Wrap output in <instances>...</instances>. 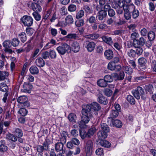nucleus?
Returning a JSON list of instances; mask_svg holds the SVG:
<instances>
[{
	"instance_id": "1",
	"label": "nucleus",
	"mask_w": 156,
	"mask_h": 156,
	"mask_svg": "<svg viewBox=\"0 0 156 156\" xmlns=\"http://www.w3.org/2000/svg\"><path fill=\"white\" fill-rule=\"evenodd\" d=\"M56 50L58 53L61 55H64L66 53H68L71 51L70 46L65 43H62L58 47Z\"/></svg>"
},
{
	"instance_id": "2",
	"label": "nucleus",
	"mask_w": 156,
	"mask_h": 156,
	"mask_svg": "<svg viewBox=\"0 0 156 156\" xmlns=\"http://www.w3.org/2000/svg\"><path fill=\"white\" fill-rule=\"evenodd\" d=\"M84 108L86 109L87 111L92 114L93 111H97L101 109V107L97 102H94L91 104L87 105Z\"/></svg>"
},
{
	"instance_id": "3",
	"label": "nucleus",
	"mask_w": 156,
	"mask_h": 156,
	"mask_svg": "<svg viewBox=\"0 0 156 156\" xmlns=\"http://www.w3.org/2000/svg\"><path fill=\"white\" fill-rule=\"evenodd\" d=\"M82 113L83 115L81 117L82 119L85 123H87L92 117V114L84 108H83Z\"/></svg>"
},
{
	"instance_id": "4",
	"label": "nucleus",
	"mask_w": 156,
	"mask_h": 156,
	"mask_svg": "<svg viewBox=\"0 0 156 156\" xmlns=\"http://www.w3.org/2000/svg\"><path fill=\"white\" fill-rule=\"evenodd\" d=\"M132 93L135 98L137 99H140V96L143 99H145L142 96L144 94V89L141 87H137L136 89L133 90Z\"/></svg>"
},
{
	"instance_id": "5",
	"label": "nucleus",
	"mask_w": 156,
	"mask_h": 156,
	"mask_svg": "<svg viewBox=\"0 0 156 156\" xmlns=\"http://www.w3.org/2000/svg\"><path fill=\"white\" fill-rule=\"evenodd\" d=\"M21 20L25 26L30 27L33 24V20L31 16H23L21 18Z\"/></svg>"
},
{
	"instance_id": "6",
	"label": "nucleus",
	"mask_w": 156,
	"mask_h": 156,
	"mask_svg": "<svg viewBox=\"0 0 156 156\" xmlns=\"http://www.w3.org/2000/svg\"><path fill=\"white\" fill-rule=\"evenodd\" d=\"M17 101L23 106L28 107L30 106V103L27 101V98L24 95L19 97L17 99Z\"/></svg>"
},
{
	"instance_id": "7",
	"label": "nucleus",
	"mask_w": 156,
	"mask_h": 156,
	"mask_svg": "<svg viewBox=\"0 0 156 156\" xmlns=\"http://www.w3.org/2000/svg\"><path fill=\"white\" fill-rule=\"evenodd\" d=\"M93 143L92 140H88L86 143L85 149L87 155L90 156L92 152Z\"/></svg>"
},
{
	"instance_id": "8",
	"label": "nucleus",
	"mask_w": 156,
	"mask_h": 156,
	"mask_svg": "<svg viewBox=\"0 0 156 156\" xmlns=\"http://www.w3.org/2000/svg\"><path fill=\"white\" fill-rule=\"evenodd\" d=\"M146 41L144 38L141 37L138 39L133 41V45L134 47L142 46L145 44Z\"/></svg>"
},
{
	"instance_id": "9",
	"label": "nucleus",
	"mask_w": 156,
	"mask_h": 156,
	"mask_svg": "<svg viewBox=\"0 0 156 156\" xmlns=\"http://www.w3.org/2000/svg\"><path fill=\"white\" fill-rule=\"evenodd\" d=\"M108 69L112 71L115 70V71H119L121 69V67L119 65H116L112 62H110L108 65Z\"/></svg>"
},
{
	"instance_id": "10",
	"label": "nucleus",
	"mask_w": 156,
	"mask_h": 156,
	"mask_svg": "<svg viewBox=\"0 0 156 156\" xmlns=\"http://www.w3.org/2000/svg\"><path fill=\"white\" fill-rule=\"evenodd\" d=\"M28 6L31 8L35 12H40L41 10V8L38 4L36 3H32L30 5L27 4Z\"/></svg>"
},
{
	"instance_id": "11",
	"label": "nucleus",
	"mask_w": 156,
	"mask_h": 156,
	"mask_svg": "<svg viewBox=\"0 0 156 156\" xmlns=\"http://www.w3.org/2000/svg\"><path fill=\"white\" fill-rule=\"evenodd\" d=\"M122 7L123 8L124 12H131L135 8V6L133 4H127L122 3Z\"/></svg>"
},
{
	"instance_id": "12",
	"label": "nucleus",
	"mask_w": 156,
	"mask_h": 156,
	"mask_svg": "<svg viewBox=\"0 0 156 156\" xmlns=\"http://www.w3.org/2000/svg\"><path fill=\"white\" fill-rule=\"evenodd\" d=\"M32 88V86L31 84L25 83L23 86V88L21 90V91L23 92L30 93H31V89Z\"/></svg>"
},
{
	"instance_id": "13",
	"label": "nucleus",
	"mask_w": 156,
	"mask_h": 156,
	"mask_svg": "<svg viewBox=\"0 0 156 156\" xmlns=\"http://www.w3.org/2000/svg\"><path fill=\"white\" fill-rule=\"evenodd\" d=\"M64 144L61 142H58L55 145V150L57 152L63 151V153L64 154L65 151L63 150Z\"/></svg>"
},
{
	"instance_id": "14",
	"label": "nucleus",
	"mask_w": 156,
	"mask_h": 156,
	"mask_svg": "<svg viewBox=\"0 0 156 156\" xmlns=\"http://www.w3.org/2000/svg\"><path fill=\"white\" fill-rule=\"evenodd\" d=\"M86 48L87 51L89 52L93 51L95 48L96 44L94 42H87L86 44Z\"/></svg>"
},
{
	"instance_id": "15",
	"label": "nucleus",
	"mask_w": 156,
	"mask_h": 156,
	"mask_svg": "<svg viewBox=\"0 0 156 156\" xmlns=\"http://www.w3.org/2000/svg\"><path fill=\"white\" fill-rule=\"evenodd\" d=\"M98 97V101L100 103L105 105L108 103V101L107 98L102 94H99Z\"/></svg>"
},
{
	"instance_id": "16",
	"label": "nucleus",
	"mask_w": 156,
	"mask_h": 156,
	"mask_svg": "<svg viewBox=\"0 0 156 156\" xmlns=\"http://www.w3.org/2000/svg\"><path fill=\"white\" fill-rule=\"evenodd\" d=\"M104 55L107 59L111 60L113 57V53L112 50L108 49L105 51Z\"/></svg>"
},
{
	"instance_id": "17",
	"label": "nucleus",
	"mask_w": 156,
	"mask_h": 156,
	"mask_svg": "<svg viewBox=\"0 0 156 156\" xmlns=\"http://www.w3.org/2000/svg\"><path fill=\"white\" fill-rule=\"evenodd\" d=\"M107 15V12L103 11V10L100 11L98 13L97 17L98 19L100 21L103 20Z\"/></svg>"
},
{
	"instance_id": "18",
	"label": "nucleus",
	"mask_w": 156,
	"mask_h": 156,
	"mask_svg": "<svg viewBox=\"0 0 156 156\" xmlns=\"http://www.w3.org/2000/svg\"><path fill=\"white\" fill-rule=\"evenodd\" d=\"M71 47L73 51L74 52H77L80 50V45L77 41H74L72 44Z\"/></svg>"
},
{
	"instance_id": "19",
	"label": "nucleus",
	"mask_w": 156,
	"mask_h": 156,
	"mask_svg": "<svg viewBox=\"0 0 156 156\" xmlns=\"http://www.w3.org/2000/svg\"><path fill=\"white\" fill-rule=\"evenodd\" d=\"M36 65L39 67H41L45 65V62L41 57L37 58L35 60Z\"/></svg>"
},
{
	"instance_id": "20",
	"label": "nucleus",
	"mask_w": 156,
	"mask_h": 156,
	"mask_svg": "<svg viewBox=\"0 0 156 156\" xmlns=\"http://www.w3.org/2000/svg\"><path fill=\"white\" fill-rule=\"evenodd\" d=\"M105 131H100L98 133V136L100 140L106 138L108 136V133Z\"/></svg>"
},
{
	"instance_id": "21",
	"label": "nucleus",
	"mask_w": 156,
	"mask_h": 156,
	"mask_svg": "<svg viewBox=\"0 0 156 156\" xmlns=\"http://www.w3.org/2000/svg\"><path fill=\"white\" fill-rule=\"evenodd\" d=\"M139 65L140 67L143 68L142 69H144L145 68V65L147 62V60L144 57H141L139 58L138 60Z\"/></svg>"
},
{
	"instance_id": "22",
	"label": "nucleus",
	"mask_w": 156,
	"mask_h": 156,
	"mask_svg": "<svg viewBox=\"0 0 156 156\" xmlns=\"http://www.w3.org/2000/svg\"><path fill=\"white\" fill-rule=\"evenodd\" d=\"M1 144L0 145V151L1 152L6 151L8 149L7 147L5 145V140H2L0 141Z\"/></svg>"
},
{
	"instance_id": "23",
	"label": "nucleus",
	"mask_w": 156,
	"mask_h": 156,
	"mask_svg": "<svg viewBox=\"0 0 156 156\" xmlns=\"http://www.w3.org/2000/svg\"><path fill=\"white\" fill-rule=\"evenodd\" d=\"M97 84L98 86L102 87H106L108 85L107 83L104 79H100L98 80L97 82Z\"/></svg>"
},
{
	"instance_id": "24",
	"label": "nucleus",
	"mask_w": 156,
	"mask_h": 156,
	"mask_svg": "<svg viewBox=\"0 0 156 156\" xmlns=\"http://www.w3.org/2000/svg\"><path fill=\"white\" fill-rule=\"evenodd\" d=\"M99 36V35L98 34H92L86 35L85 37L88 39L93 40L97 39Z\"/></svg>"
},
{
	"instance_id": "25",
	"label": "nucleus",
	"mask_w": 156,
	"mask_h": 156,
	"mask_svg": "<svg viewBox=\"0 0 156 156\" xmlns=\"http://www.w3.org/2000/svg\"><path fill=\"white\" fill-rule=\"evenodd\" d=\"M112 122L113 125L117 127L120 128L122 126V123L120 120L118 119L112 120Z\"/></svg>"
},
{
	"instance_id": "26",
	"label": "nucleus",
	"mask_w": 156,
	"mask_h": 156,
	"mask_svg": "<svg viewBox=\"0 0 156 156\" xmlns=\"http://www.w3.org/2000/svg\"><path fill=\"white\" fill-rule=\"evenodd\" d=\"M102 38L104 41L108 44L111 45L112 44V41L111 37L103 36H102Z\"/></svg>"
},
{
	"instance_id": "27",
	"label": "nucleus",
	"mask_w": 156,
	"mask_h": 156,
	"mask_svg": "<svg viewBox=\"0 0 156 156\" xmlns=\"http://www.w3.org/2000/svg\"><path fill=\"white\" fill-rule=\"evenodd\" d=\"M100 145L102 147L108 148L110 147L111 144L106 140H101L100 142Z\"/></svg>"
},
{
	"instance_id": "28",
	"label": "nucleus",
	"mask_w": 156,
	"mask_h": 156,
	"mask_svg": "<svg viewBox=\"0 0 156 156\" xmlns=\"http://www.w3.org/2000/svg\"><path fill=\"white\" fill-rule=\"evenodd\" d=\"M30 71L32 74H37L39 72L38 68L36 66H31L30 69Z\"/></svg>"
},
{
	"instance_id": "29",
	"label": "nucleus",
	"mask_w": 156,
	"mask_h": 156,
	"mask_svg": "<svg viewBox=\"0 0 156 156\" xmlns=\"http://www.w3.org/2000/svg\"><path fill=\"white\" fill-rule=\"evenodd\" d=\"M6 138L8 140H11L13 142H16L17 140L16 137L13 134L11 133L7 134Z\"/></svg>"
},
{
	"instance_id": "30",
	"label": "nucleus",
	"mask_w": 156,
	"mask_h": 156,
	"mask_svg": "<svg viewBox=\"0 0 156 156\" xmlns=\"http://www.w3.org/2000/svg\"><path fill=\"white\" fill-rule=\"evenodd\" d=\"M52 11V9H49L47 11L46 13L43 17L42 20L41 21V23L43 21H44V22H45L46 20L48 19L49 16L50 15Z\"/></svg>"
},
{
	"instance_id": "31",
	"label": "nucleus",
	"mask_w": 156,
	"mask_h": 156,
	"mask_svg": "<svg viewBox=\"0 0 156 156\" xmlns=\"http://www.w3.org/2000/svg\"><path fill=\"white\" fill-rule=\"evenodd\" d=\"M101 128L102 131H104L107 132H109L110 129L108 125L105 123H103L101 124Z\"/></svg>"
},
{
	"instance_id": "32",
	"label": "nucleus",
	"mask_w": 156,
	"mask_h": 156,
	"mask_svg": "<svg viewBox=\"0 0 156 156\" xmlns=\"http://www.w3.org/2000/svg\"><path fill=\"white\" fill-rule=\"evenodd\" d=\"M9 75L7 72L1 71L0 73V81L4 80Z\"/></svg>"
},
{
	"instance_id": "33",
	"label": "nucleus",
	"mask_w": 156,
	"mask_h": 156,
	"mask_svg": "<svg viewBox=\"0 0 156 156\" xmlns=\"http://www.w3.org/2000/svg\"><path fill=\"white\" fill-rule=\"evenodd\" d=\"M118 112L115 110H112L110 113V117L112 119L115 118L118 116Z\"/></svg>"
},
{
	"instance_id": "34",
	"label": "nucleus",
	"mask_w": 156,
	"mask_h": 156,
	"mask_svg": "<svg viewBox=\"0 0 156 156\" xmlns=\"http://www.w3.org/2000/svg\"><path fill=\"white\" fill-rule=\"evenodd\" d=\"M18 36L19 37L21 41L24 43L27 40V37L26 34L25 32H22Z\"/></svg>"
},
{
	"instance_id": "35",
	"label": "nucleus",
	"mask_w": 156,
	"mask_h": 156,
	"mask_svg": "<svg viewBox=\"0 0 156 156\" xmlns=\"http://www.w3.org/2000/svg\"><path fill=\"white\" fill-rule=\"evenodd\" d=\"M84 20L83 19L77 20L75 22V24L76 27H80L83 26L84 24Z\"/></svg>"
},
{
	"instance_id": "36",
	"label": "nucleus",
	"mask_w": 156,
	"mask_h": 156,
	"mask_svg": "<svg viewBox=\"0 0 156 156\" xmlns=\"http://www.w3.org/2000/svg\"><path fill=\"white\" fill-rule=\"evenodd\" d=\"M8 87L6 84L4 83H0V90L4 92H6L8 90Z\"/></svg>"
},
{
	"instance_id": "37",
	"label": "nucleus",
	"mask_w": 156,
	"mask_h": 156,
	"mask_svg": "<svg viewBox=\"0 0 156 156\" xmlns=\"http://www.w3.org/2000/svg\"><path fill=\"white\" fill-rule=\"evenodd\" d=\"M49 57L52 59H55L57 57V53L54 50H50L49 51Z\"/></svg>"
},
{
	"instance_id": "38",
	"label": "nucleus",
	"mask_w": 156,
	"mask_h": 156,
	"mask_svg": "<svg viewBox=\"0 0 156 156\" xmlns=\"http://www.w3.org/2000/svg\"><path fill=\"white\" fill-rule=\"evenodd\" d=\"M68 118L70 121L75 122L76 121V115L74 113H71L69 115Z\"/></svg>"
},
{
	"instance_id": "39",
	"label": "nucleus",
	"mask_w": 156,
	"mask_h": 156,
	"mask_svg": "<svg viewBox=\"0 0 156 156\" xmlns=\"http://www.w3.org/2000/svg\"><path fill=\"white\" fill-rule=\"evenodd\" d=\"M126 99L127 101L131 104L134 105L135 104V100L132 96L130 95H128Z\"/></svg>"
},
{
	"instance_id": "40",
	"label": "nucleus",
	"mask_w": 156,
	"mask_h": 156,
	"mask_svg": "<svg viewBox=\"0 0 156 156\" xmlns=\"http://www.w3.org/2000/svg\"><path fill=\"white\" fill-rule=\"evenodd\" d=\"M111 75L108 74L105 76L104 77V79L107 83L108 82L111 83L113 81V79Z\"/></svg>"
},
{
	"instance_id": "41",
	"label": "nucleus",
	"mask_w": 156,
	"mask_h": 156,
	"mask_svg": "<svg viewBox=\"0 0 156 156\" xmlns=\"http://www.w3.org/2000/svg\"><path fill=\"white\" fill-rule=\"evenodd\" d=\"M113 46L115 49L119 51H121L122 48V44L119 42H115L113 44Z\"/></svg>"
},
{
	"instance_id": "42",
	"label": "nucleus",
	"mask_w": 156,
	"mask_h": 156,
	"mask_svg": "<svg viewBox=\"0 0 156 156\" xmlns=\"http://www.w3.org/2000/svg\"><path fill=\"white\" fill-rule=\"evenodd\" d=\"M131 12L132 13V17L134 19H136L139 15V11L137 9H135V8Z\"/></svg>"
},
{
	"instance_id": "43",
	"label": "nucleus",
	"mask_w": 156,
	"mask_h": 156,
	"mask_svg": "<svg viewBox=\"0 0 156 156\" xmlns=\"http://www.w3.org/2000/svg\"><path fill=\"white\" fill-rule=\"evenodd\" d=\"M14 133L15 134L18 138L22 137L23 135V133L22 130L19 128H17L16 129Z\"/></svg>"
},
{
	"instance_id": "44",
	"label": "nucleus",
	"mask_w": 156,
	"mask_h": 156,
	"mask_svg": "<svg viewBox=\"0 0 156 156\" xmlns=\"http://www.w3.org/2000/svg\"><path fill=\"white\" fill-rule=\"evenodd\" d=\"M66 22L68 24H71L73 23V20L71 16H68L66 18Z\"/></svg>"
},
{
	"instance_id": "45",
	"label": "nucleus",
	"mask_w": 156,
	"mask_h": 156,
	"mask_svg": "<svg viewBox=\"0 0 156 156\" xmlns=\"http://www.w3.org/2000/svg\"><path fill=\"white\" fill-rule=\"evenodd\" d=\"M148 37L149 40H154L155 38V33L152 31H150L148 33Z\"/></svg>"
},
{
	"instance_id": "46",
	"label": "nucleus",
	"mask_w": 156,
	"mask_h": 156,
	"mask_svg": "<svg viewBox=\"0 0 156 156\" xmlns=\"http://www.w3.org/2000/svg\"><path fill=\"white\" fill-rule=\"evenodd\" d=\"M12 45L11 42L8 40L5 41L3 43V46L5 48H10Z\"/></svg>"
},
{
	"instance_id": "47",
	"label": "nucleus",
	"mask_w": 156,
	"mask_h": 156,
	"mask_svg": "<svg viewBox=\"0 0 156 156\" xmlns=\"http://www.w3.org/2000/svg\"><path fill=\"white\" fill-rule=\"evenodd\" d=\"M144 88L146 92L148 91L150 93H151L153 90V87L151 84L146 85L145 86Z\"/></svg>"
},
{
	"instance_id": "48",
	"label": "nucleus",
	"mask_w": 156,
	"mask_h": 156,
	"mask_svg": "<svg viewBox=\"0 0 156 156\" xmlns=\"http://www.w3.org/2000/svg\"><path fill=\"white\" fill-rule=\"evenodd\" d=\"M11 42L12 45L16 47L19 44L20 41L18 39L14 38L12 39Z\"/></svg>"
},
{
	"instance_id": "49",
	"label": "nucleus",
	"mask_w": 156,
	"mask_h": 156,
	"mask_svg": "<svg viewBox=\"0 0 156 156\" xmlns=\"http://www.w3.org/2000/svg\"><path fill=\"white\" fill-rule=\"evenodd\" d=\"M18 112L22 116H24L27 114L28 112L26 109L24 108H22L20 109L18 111Z\"/></svg>"
},
{
	"instance_id": "50",
	"label": "nucleus",
	"mask_w": 156,
	"mask_h": 156,
	"mask_svg": "<svg viewBox=\"0 0 156 156\" xmlns=\"http://www.w3.org/2000/svg\"><path fill=\"white\" fill-rule=\"evenodd\" d=\"M84 11L83 10H80L77 13L76 15V18L77 19L81 18L84 15Z\"/></svg>"
},
{
	"instance_id": "51",
	"label": "nucleus",
	"mask_w": 156,
	"mask_h": 156,
	"mask_svg": "<svg viewBox=\"0 0 156 156\" xmlns=\"http://www.w3.org/2000/svg\"><path fill=\"white\" fill-rule=\"evenodd\" d=\"M140 47L141 46L135 47L136 48V50L135 51L136 54L138 55H141L143 52V49L142 48Z\"/></svg>"
},
{
	"instance_id": "52",
	"label": "nucleus",
	"mask_w": 156,
	"mask_h": 156,
	"mask_svg": "<svg viewBox=\"0 0 156 156\" xmlns=\"http://www.w3.org/2000/svg\"><path fill=\"white\" fill-rule=\"evenodd\" d=\"M33 15L34 18L37 21L41 20V17L40 14L38 13V12H34L32 13Z\"/></svg>"
},
{
	"instance_id": "53",
	"label": "nucleus",
	"mask_w": 156,
	"mask_h": 156,
	"mask_svg": "<svg viewBox=\"0 0 156 156\" xmlns=\"http://www.w3.org/2000/svg\"><path fill=\"white\" fill-rule=\"evenodd\" d=\"M76 6L73 4L70 5L68 8V10L70 12H74L76 10Z\"/></svg>"
},
{
	"instance_id": "54",
	"label": "nucleus",
	"mask_w": 156,
	"mask_h": 156,
	"mask_svg": "<svg viewBox=\"0 0 156 156\" xmlns=\"http://www.w3.org/2000/svg\"><path fill=\"white\" fill-rule=\"evenodd\" d=\"M96 154L98 156H102L104 155L103 149L102 148H99L97 149L95 151Z\"/></svg>"
},
{
	"instance_id": "55",
	"label": "nucleus",
	"mask_w": 156,
	"mask_h": 156,
	"mask_svg": "<svg viewBox=\"0 0 156 156\" xmlns=\"http://www.w3.org/2000/svg\"><path fill=\"white\" fill-rule=\"evenodd\" d=\"M80 134L81 137L82 139H84L86 137H88L87 133L84 131L80 130Z\"/></svg>"
},
{
	"instance_id": "56",
	"label": "nucleus",
	"mask_w": 156,
	"mask_h": 156,
	"mask_svg": "<svg viewBox=\"0 0 156 156\" xmlns=\"http://www.w3.org/2000/svg\"><path fill=\"white\" fill-rule=\"evenodd\" d=\"M131 12H124V16L125 18L127 20H129L131 17Z\"/></svg>"
},
{
	"instance_id": "57",
	"label": "nucleus",
	"mask_w": 156,
	"mask_h": 156,
	"mask_svg": "<svg viewBox=\"0 0 156 156\" xmlns=\"http://www.w3.org/2000/svg\"><path fill=\"white\" fill-rule=\"evenodd\" d=\"M104 92L105 94L108 97L111 96L112 93V90L108 88L105 89Z\"/></svg>"
},
{
	"instance_id": "58",
	"label": "nucleus",
	"mask_w": 156,
	"mask_h": 156,
	"mask_svg": "<svg viewBox=\"0 0 156 156\" xmlns=\"http://www.w3.org/2000/svg\"><path fill=\"white\" fill-rule=\"evenodd\" d=\"M95 132V130L94 128H92L89 129L88 132L87 133L88 135V137H89L92 136Z\"/></svg>"
},
{
	"instance_id": "59",
	"label": "nucleus",
	"mask_w": 156,
	"mask_h": 156,
	"mask_svg": "<svg viewBox=\"0 0 156 156\" xmlns=\"http://www.w3.org/2000/svg\"><path fill=\"white\" fill-rule=\"evenodd\" d=\"M41 56L42 58L44 59H47L49 58V52L45 51L43 52L41 55Z\"/></svg>"
},
{
	"instance_id": "60",
	"label": "nucleus",
	"mask_w": 156,
	"mask_h": 156,
	"mask_svg": "<svg viewBox=\"0 0 156 156\" xmlns=\"http://www.w3.org/2000/svg\"><path fill=\"white\" fill-rule=\"evenodd\" d=\"M124 70L126 73H127L129 75L131 74L133 72L132 69L131 67L128 66L125 67Z\"/></svg>"
},
{
	"instance_id": "61",
	"label": "nucleus",
	"mask_w": 156,
	"mask_h": 156,
	"mask_svg": "<svg viewBox=\"0 0 156 156\" xmlns=\"http://www.w3.org/2000/svg\"><path fill=\"white\" fill-rule=\"evenodd\" d=\"M86 123H85L84 122H83L82 119L81 121L78 122L79 126L81 129L85 128L86 127Z\"/></svg>"
},
{
	"instance_id": "62",
	"label": "nucleus",
	"mask_w": 156,
	"mask_h": 156,
	"mask_svg": "<svg viewBox=\"0 0 156 156\" xmlns=\"http://www.w3.org/2000/svg\"><path fill=\"white\" fill-rule=\"evenodd\" d=\"M127 54L129 56L133 57L136 54L135 51L133 49H130L128 51Z\"/></svg>"
},
{
	"instance_id": "63",
	"label": "nucleus",
	"mask_w": 156,
	"mask_h": 156,
	"mask_svg": "<svg viewBox=\"0 0 156 156\" xmlns=\"http://www.w3.org/2000/svg\"><path fill=\"white\" fill-rule=\"evenodd\" d=\"M151 67L153 71L156 72V61L154 60H151Z\"/></svg>"
},
{
	"instance_id": "64",
	"label": "nucleus",
	"mask_w": 156,
	"mask_h": 156,
	"mask_svg": "<svg viewBox=\"0 0 156 156\" xmlns=\"http://www.w3.org/2000/svg\"><path fill=\"white\" fill-rule=\"evenodd\" d=\"M66 37L68 38L76 39L78 37L76 34H68Z\"/></svg>"
}]
</instances>
